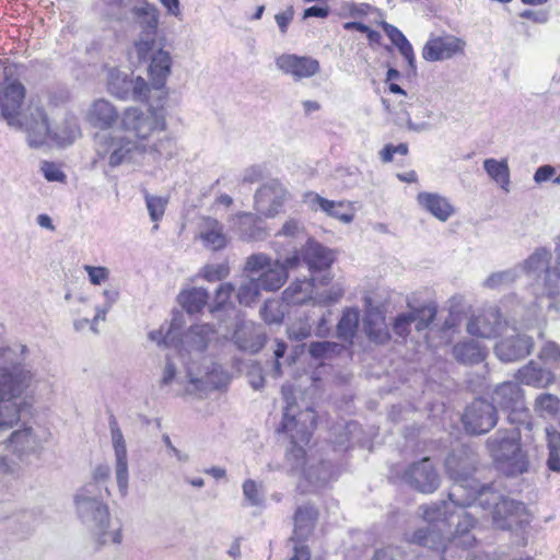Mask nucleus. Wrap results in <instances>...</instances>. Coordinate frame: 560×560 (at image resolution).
<instances>
[{"instance_id": "57", "label": "nucleus", "mask_w": 560, "mask_h": 560, "mask_svg": "<svg viewBox=\"0 0 560 560\" xmlns=\"http://www.w3.org/2000/svg\"><path fill=\"white\" fill-rule=\"evenodd\" d=\"M555 175V168L550 165H544L537 168L534 179L536 183L549 180Z\"/></svg>"}, {"instance_id": "9", "label": "nucleus", "mask_w": 560, "mask_h": 560, "mask_svg": "<svg viewBox=\"0 0 560 560\" xmlns=\"http://www.w3.org/2000/svg\"><path fill=\"white\" fill-rule=\"evenodd\" d=\"M497 408L509 413L512 422L521 420V416L527 413L525 407V394L515 382H504L498 385L492 395V402Z\"/></svg>"}, {"instance_id": "11", "label": "nucleus", "mask_w": 560, "mask_h": 560, "mask_svg": "<svg viewBox=\"0 0 560 560\" xmlns=\"http://www.w3.org/2000/svg\"><path fill=\"white\" fill-rule=\"evenodd\" d=\"M505 322L502 318V314L498 308H486L481 310L477 314H474L467 323V331L469 335L491 339L498 337Z\"/></svg>"}, {"instance_id": "49", "label": "nucleus", "mask_w": 560, "mask_h": 560, "mask_svg": "<svg viewBox=\"0 0 560 560\" xmlns=\"http://www.w3.org/2000/svg\"><path fill=\"white\" fill-rule=\"evenodd\" d=\"M409 152V148L407 143H399L397 145L394 144H386L381 151H380V158L382 162L389 163L394 159V154L398 153L400 155H407Z\"/></svg>"}, {"instance_id": "4", "label": "nucleus", "mask_w": 560, "mask_h": 560, "mask_svg": "<svg viewBox=\"0 0 560 560\" xmlns=\"http://www.w3.org/2000/svg\"><path fill=\"white\" fill-rule=\"evenodd\" d=\"M13 355L14 352L0 361V430L10 429L20 420V410L11 399L22 393L30 378V373Z\"/></svg>"}, {"instance_id": "13", "label": "nucleus", "mask_w": 560, "mask_h": 560, "mask_svg": "<svg viewBox=\"0 0 560 560\" xmlns=\"http://www.w3.org/2000/svg\"><path fill=\"white\" fill-rule=\"evenodd\" d=\"M133 13L139 19L140 25L145 34V39L136 43V49L139 59H145L152 50L155 43V34L159 25V11L150 3H144L140 8H136Z\"/></svg>"}, {"instance_id": "31", "label": "nucleus", "mask_w": 560, "mask_h": 560, "mask_svg": "<svg viewBox=\"0 0 560 560\" xmlns=\"http://www.w3.org/2000/svg\"><path fill=\"white\" fill-rule=\"evenodd\" d=\"M39 443L31 428L14 431L10 435V447L19 456L35 452Z\"/></svg>"}, {"instance_id": "47", "label": "nucleus", "mask_w": 560, "mask_h": 560, "mask_svg": "<svg viewBox=\"0 0 560 560\" xmlns=\"http://www.w3.org/2000/svg\"><path fill=\"white\" fill-rule=\"evenodd\" d=\"M243 493L250 505L258 506L262 503V498L255 480L246 479L244 481Z\"/></svg>"}, {"instance_id": "39", "label": "nucleus", "mask_w": 560, "mask_h": 560, "mask_svg": "<svg viewBox=\"0 0 560 560\" xmlns=\"http://www.w3.org/2000/svg\"><path fill=\"white\" fill-rule=\"evenodd\" d=\"M282 303L279 300L270 299L265 301L260 308L261 318L267 324H279L284 318V312L282 310Z\"/></svg>"}, {"instance_id": "32", "label": "nucleus", "mask_w": 560, "mask_h": 560, "mask_svg": "<svg viewBox=\"0 0 560 560\" xmlns=\"http://www.w3.org/2000/svg\"><path fill=\"white\" fill-rule=\"evenodd\" d=\"M314 283L308 280L293 281L283 292L282 300L288 304L300 305L312 299Z\"/></svg>"}, {"instance_id": "14", "label": "nucleus", "mask_w": 560, "mask_h": 560, "mask_svg": "<svg viewBox=\"0 0 560 560\" xmlns=\"http://www.w3.org/2000/svg\"><path fill=\"white\" fill-rule=\"evenodd\" d=\"M405 478L422 493H432L440 485L439 475L429 457L411 464L405 472Z\"/></svg>"}, {"instance_id": "53", "label": "nucleus", "mask_w": 560, "mask_h": 560, "mask_svg": "<svg viewBox=\"0 0 560 560\" xmlns=\"http://www.w3.org/2000/svg\"><path fill=\"white\" fill-rule=\"evenodd\" d=\"M343 289L340 287L332 288L328 292L320 295V302L330 305L338 302L343 296Z\"/></svg>"}, {"instance_id": "56", "label": "nucleus", "mask_w": 560, "mask_h": 560, "mask_svg": "<svg viewBox=\"0 0 560 560\" xmlns=\"http://www.w3.org/2000/svg\"><path fill=\"white\" fill-rule=\"evenodd\" d=\"M401 56L408 61V63L413 67L415 66V52L411 44L408 39L400 43L398 46H396Z\"/></svg>"}, {"instance_id": "8", "label": "nucleus", "mask_w": 560, "mask_h": 560, "mask_svg": "<svg viewBox=\"0 0 560 560\" xmlns=\"http://www.w3.org/2000/svg\"><path fill=\"white\" fill-rule=\"evenodd\" d=\"M462 421L465 430L470 434L487 433L498 421L495 406L483 398H476L466 408Z\"/></svg>"}, {"instance_id": "52", "label": "nucleus", "mask_w": 560, "mask_h": 560, "mask_svg": "<svg viewBox=\"0 0 560 560\" xmlns=\"http://www.w3.org/2000/svg\"><path fill=\"white\" fill-rule=\"evenodd\" d=\"M520 18L544 24L548 21V13L546 11L524 10L520 13Z\"/></svg>"}, {"instance_id": "6", "label": "nucleus", "mask_w": 560, "mask_h": 560, "mask_svg": "<svg viewBox=\"0 0 560 560\" xmlns=\"http://www.w3.org/2000/svg\"><path fill=\"white\" fill-rule=\"evenodd\" d=\"M245 270L259 273L256 279L265 291H278L287 281L288 272L279 261H272L265 254H254L246 259Z\"/></svg>"}, {"instance_id": "44", "label": "nucleus", "mask_w": 560, "mask_h": 560, "mask_svg": "<svg viewBox=\"0 0 560 560\" xmlns=\"http://www.w3.org/2000/svg\"><path fill=\"white\" fill-rule=\"evenodd\" d=\"M40 171L48 182H67L66 173H63L56 163L44 161L40 165Z\"/></svg>"}, {"instance_id": "16", "label": "nucleus", "mask_w": 560, "mask_h": 560, "mask_svg": "<svg viewBox=\"0 0 560 560\" xmlns=\"http://www.w3.org/2000/svg\"><path fill=\"white\" fill-rule=\"evenodd\" d=\"M502 467L509 476H517L527 471L529 462L518 440H502L499 443Z\"/></svg>"}, {"instance_id": "59", "label": "nucleus", "mask_w": 560, "mask_h": 560, "mask_svg": "<svg viewBox=\"0 0 560 560\" xmlns=\"http://www.w3.org/2000/svg\"><path fill=\"white\" fill-rule=\"evenodd\" d=\"M432 534L429 528H419L412 534L411 540L420 546H427Z\"/></svg>"}, {"instance_id": "25", "label": "nucleus", "mask_w": 560, "mask_h": 560, "mask_svg": "<svg viewBox=\"0 0 560 560\" xmlns=\"http://www.w3.org/2000/svg\"><path fill=\"white\" fill-rule=\"evenodd\" d=\"M318 516V510L314 504L298 506L293 515L294 533L301 538H306L314 530Z\"/></svg>"}, {"instance_id": "1", "label": "nucleus", "mask_w": 560, "mask_h": 560, "mask_svg": "<svg viewBox=\"0 0 560 560\" xmlns=\"http://www.w3.org/2000/svg\"><path fill=\"white\" fill-rule=\"evenodd\" d=\"M24 97L25 89L20 82L8 83L0 94V117L10 127L23 130L30 147L40 148L52 130L43 108L30 107L25 113H21Z\"/></svg>"}, {"instance_id": "45", "label": "nucleus", "mask_w": 560, "mask_h": 560, "mask_svg": "<svg viewBox=\"0 0 560 560\" xmlns=\"http://www.w3.org/2000/svg\"><path fill=\"white\" fill-rule=\"evenodd\" d=\"M412 323L413 317L409 315V313L399 314L393 323V330L397 336L405 339L410 334V326Z\"/></svg>"}, {"instance_id": "63", "label": "nucleus", "mask_w": 560, "mask_h": 560, "mask_svg": "<svg viewBox=\"0 0 560 560\" xmlns=\"http://www.w3.org/2000/svg\"><path fill=\"white\" fill-rule=\"evenodd\" d=\"M547 465L550 470L560 472V452L549 451Z\"/></svg>"}, {"instance_id": "5", "label": "nucleus", "mask_w": 560, "mask_h": 560, "mask_svg": "<svg viewBox=\"0 0 560 560\" xmlns=\"http://www.w3.org/2000/svg\"><path fill=\"white\" fill-rule=\"evenodd\" d=\"M172 58L167 51L162 49L158 50L149 65L148 83L143 78L138 77L133 82V95L137 100L149 102L151 90L159 92V100L165 101L167 97V90L165 89L166 80L171 73Z\"/></svg>"}, {"instance_id": "48", "label": "nucleus", "mask_w": 560, "mask_h": 560, "mask_svg": "<svg viewBox=\"0 0 560 560\" xmlns=\"http://www.w3.org/2000/svg\"><path fill=\"white\" fill-rule=\"evenodd\" d=\"M84 269L88 272L90 282L94 285H100L108 280L109 270L106 267L85 265Z\"/></svg>"}, {"instance_id": "58", "label": "nucleus", "mask_w": 560, "mask_h": 560, "mask_svg": "<svg viewBox=\"0 0 560 560\" xmlns=\"http://www.w3.org/2000/svg\"><path fill=\"white\" fill-rule=\"evenodd\" d=\"M548 450L560 452V432L553 428L547 429Z\"/></svg>"}, {"instance_id": "54", "label": "nucleus", "mask_w": 560, "mask_h": 560, "mask_svg": "<svg viewBox=\"0 0 560 560\" xmlns=\"http://www.w3.org/2000/svg\"><path fill=\"white\" fill-rule=\"evenodd\" d=\"M276 22L281 31V33H287L289 24L293 19V11L291 9L280 12L275 16Z\"/></svg>"}, {"instance_id": "60", "label": "nucleus", "mask_w": 560, "mask_h": 560, "mask_svg": "<svg viewBox=\"0 0 560 560\" xmlns=\"http://www.w3.org/2000/svg\"><path fill=\"white\" fill-rule=\"evenodd\" d=\"M300 228V223L295 219H289L282 225L279 234L284 236H294Z\"/></svg>"}, {"instance_id": "37", "label": "nucleus", "mask_w": 560, "mask_h": 560, "mask_svg": "<svg viewBox=\"0 0 560 560\" xmlns=\"http://www.w3.org/2000/svg\"><path fill=\"white\" fill-rule=\"evenodd\" d=\"M261 287L256 279H249L242 283L237 290L236 298L241 305L250 306L257 302Z\"/></svg>"}, {"instance_id": "10", "label": "nucleus", "mask_w": 560, "mask_h": 560, "mask_svg": "<svg viewBox=\"0 0 560 560\" xmlns=\"http://www.w3.org/2000/svg\"><path fill=\"white\" fill-rule=\"evenodd\" d=\"M288 197V190L278 179L261 185L255 194L256 208L267 218L279 214Z\"/></svg>"}, {"instance_id": "43", "label": "nucleus", "mask_w": 560, "mask_h": 560, "mask_svg": "<svg viewBox=\"0 0 560 560\" xmlns=\"http://www.w3.org/2000/svg\"><path fill=\"white\" fill-rule=\"evenodd\" d=\"M538 358L548 364L560 363V346L553 341L546 342L540 349Z\"/></svg>"}, {"instance_id": "27", "label": "nucleus", "mask_w": 560, "mask_h": 560, "mask_svg": "<svg viewBox=\"0 0 560 560\" xmlns=\"http://www.w3.org/2000/svg\"><path fill=\"white\" fill-rule=\"evenodd\" d=\"M209 293L203 288H189L178 295V303L188 314H199L208 305Z\"/></svg>"}, {"instance_id": "26", "label": "nucleus", "mask_w": 560, "mask_h": 560, "mask_svg": "<svg viewBox=\"0 0 560 560\" xmlns=\"http://www.w3.org/2000/svg\"><path fill=\"white\" fill-rule=\"evenodd\" d=\"M360 319V312L357 307H347L337 324V336L347 343V348L353 346Z\"/></svg>"}, {"instance_id": "29", "label": "nucleus", "mask_w": 560, "mask_h": 560, "mask_svg": "<svg viewBox=\"0 0 560 560\" xmlns=\"http://www.w3.org/2000/svg\"><path fill=\"white\" fill-rule=\"evenodd\" d=\"M117 118L115 107L105 100L95 101L89 112L90 121L100 128L110 127Z\"/></svg>"}, {"instance_id": "62", "label": "nucleus", "mask_w": 560, "mask_h": 560, "mask_svg": "<svg viewBox=\"0 0 560 560\" xmlns=\"http://www.w3.org/2000/svg\"><path fill=\"white\" fill-rule=\"evenodd\" d=\"M328 14H329V10L326 7L313 5V7L305 9V11H304L305 18H311V16L326 18Z\"/></svg>"}, {"instance_id": "7", "label": "nucleus", "mask_w": 560, "mask_h": 560, "mask_svg": "<svg viewBox=\"0 0 560 560\" xmlns=\"http://www.w3.org/2000/svg\"><path fill=\"white\" fill-rule=\"evenodd\" d=\"M88 522L98 545L120 544L121 525L112 526L108 506L98 501H91L88 508Z\"/></svg>"}, {"instance_id": "30", "label": "nucleus", "mask_w": 560, "mask_h": 560, "mask_svg": "<svg viewBox=\"0 0 560 560\" xmlns=\"http://www.w3.org/2000/svg\"><path fill=\"white\" fill-rule=\"evenodd\" d=\"M453 354L458 362L472 364L486 358V350L475 341H462L453 347Z\"/></svg>"}, {"instance_id": "12", "label": "nucleus", "mask_w": 560, "mask_h": 560, "mask_svg": "<svg viewBox=\"0 0 560 560\" xmlns=\"http://www.w3.org/2000/svg\"><path fill=\"white\" fill-rule=\"evenodd\" d=\"M466 43L451 34L429 38L422 48L427 61L451 59L464 54Z\"/></svg>"}, {"instance_id": "42", "label": "nucleus", "mask_w": 560, "mask_h": 560, "mask_svg": "<svg viewBox=\"0 0 560 560\" xmlns=\"http://www.w3.org/2000/svg\"><path fill=\"white\" fill-rule=\"evenodd\" d=\"M110 433H112V440H113V446L115 450L116 456H126L127 450L125 445V439L122 435L121 430L119 429V425L115 419V417H112L110 419Z\"/></svg>"}, {"instance_id": "61", "label": "nucleus", "mask_w": 560, "mask_h": 560, "mask_svg": "<svg viewBox=\"0 0 560 560\" xmlns=\"http://www.w3.org/2000/svg\"><path fill=\"white\" fill-rule=\"evenodd\" d=\"M303 261V258H302V248L300 250H296L294 252L291 256L287 257L283 261V264H281L282 266L285 267V270L288 271V269H292V268H296L298 266H300V264Z\"/></svg>"}, {"instance_id": "28", "label": "nucleus", "mask_w": 560, "mask_h": 560, "mask_svg": "<svg viewBox=\"0 0 560 560\" xmlns=\"http://www.w3.org/2000/svg\"><path fill=\"white\" fill-rule=\"evenodd\" d=\"M305 200L310 202L313 210L320 209L328 215L337 218L346 223L352 220V214L341 213L339 211L340 208L345 207V201L328 200L313 191L305 194Z\"/></svg>"}, {"instance_id": "22", "label": "nucleus", "mask_w": 560, "mask_h": 560, "mask_svg": "<svg viewBox=\"0 0 560 560\" xmlns=\"http://www.w3.org/2000/svg\"><path fill=\"white\" fill-rule=\"evenodd\" d=\"M416 199L422 209L442 222L448 220L455 212L450 200L439 194L421 191Z\"/></svg>"}, {"instance_id": "55", "label": "nucleus", "mask_w": 560, "mask_h": 560, "mask_svg": "<svg viewBox=\"0 0 560 560\" xmlns=\"http://www.w3.org/2000/svg\"><path fill=\"white\" fill-rule=\"evenodd\" d=\"M384 30L395 46H398L400 43L407 39L401 31L390 24H385Z\"/></svg>"}, {"instance_id": "17", "label": "nucleus", "mask_w": 560, "mask_h": 560, "mask_svg": "<svg viewBox=\"0 0 560 560\" xmlns=\"http://www.w3.org/2000/svg\"><path fill=\"white\" fill-rule=\"evenodd\" d=\"M475 502L483 509L492 508L491 516L495 523L505 521L517 509L515 501L503 498L500 493L490 488L481 489Z\"/></svg>"}, {"instance_id": "35", "label": "nucleus", "mask_w": 560, "mask_h": 560, "mask_svg": "<svg viewBox=\"0 0 560 560\" xmlns=\"http://www.w3.org/2000/svg\"><path fill=\"white\" fill-rule=\"evenodd\" d=\"M235 288L231 282L221 283L214 291L212 303L209 305V312L215 314L233 307L232 296Z\"/></svg>"}, {"instance_id": "36", "label": "nucleus", "mask_w": 560, "mask_h": 560, "mask_svg": "<svg viewBox=\"0 0 560 560\" xmlns=\"http://www.w3.org/2000/svg\"><path fill=\"white\" fill-rule=\"evenodd\" d=\"M346 346L332 341H315L308 347V353L315 360H330L340 355Z\"/></svg>"}, {"instance_id": "34", "label": "nucleus", "mask_w": 560, "mask_h": 560, "mask_svg": "<svg viewBox=\"0 0 560 560\" xmlns=\"http://www.w3.org/2000/svg\"><path fill=\"white\" fill-rule=\"evenodd\" d=\"M533 408L540 418L556 417L560 411V398L550 393H541L535 398Z\"/></svg>"}, {"instance_id": "2", "label": "nucleus", "mask_w": 560, "mask_h": 560, "mask_svg": "<svg viewBox=\"0 0 560 560\" xmlns=\"http://www.w3.org/2000/svg\"><path fill=\"white\" fill-rule=\"evenodd\" d=\"M161 109H163V105H161ZM120 128L135 139L120 138L117 141L110 139L109 145L114 147V150L109 154L108 163L112 166L121 164L132 152L147 151V145L142 141L148 140L156 131H164L166 122L159 107L150 106L149 115H144L136 107H129L122 113Z\"/></svg>"}, {"instance_id": "41", "label": "nucleus", "mask_w": 560, "mask_h": 560, "mask_svg": "<svg viewBox=\"0 0 560 560\" xmlns=\"http://www.w3.org/2000/svg\"><path fill=\"white\" fill-rule=\"evenodd\" d=\"M200 275L208 282L222 281L230 275V267L226 262L208 264L202 267Z\"/></svg>"}, {"instance_id": "46", "label": "nucleus", "mask_w": 560, "mask_h": 560, "mask_svg": "<svg viewBox=\"0 0 560 560\" xmlns=\"http://www.w3.org/2000/svg\"><path fill=\"white\" fill-rule=\"evenodd\" d=\"M312 334V326L307 322H299L291 325L288 329L290 340L302 341Z\"/></svg>"}, {"instance_id": "21", "label": "nucleus", "mask_w": 560, "mask_h": 560, "mask_svg": "<svg viewBox=\"0 0 560 560\" xmlns=\"http://www.w3.org/2000/svg\"><path fill=\"white\" fill-rule=\"evenodd\" d=\"M302 258L311 271L329 269L335 260L332 252L314 240H308L302 246Z\"/></svg>"}, {"instance_id": "24", "label": "nucleus", "mask_w": 560, "mask_h": 560, "mask_svg": "<svg viewBox=\"0 0 560 560\" xmlns=\"http://www.w3.org/2000/svg\"><path fill=\"white\" fill-rule=\"evenodd\" d=\"M199 237L203 244L212 250H221L228 244L223 225L211 217H205L202 219V230Z\"/></svg>"}, {"instance_id": "3", "label": "nucleus", "mask_w": 560, "mask_h": 560, "mask_svg": "<svg viewBox=\"0 0 560 560\" xmlns=\"http://www.w3.org/2000/svg\"><path fill=\"white\" fill-rule=\"evenodd\" d=\"M294 393L295 389L293 385H283L281 388L285 407L278 432L284 433L290 438L292 444L290 450L291 455L295 459H305L306 451L302 445L310 443L317 425V416L313 408H306L305 410L295 412L296 401Z\"/></svg>"}, {"instance_id": "20", "label": "nucleus", "mask_w": 560, "mask_h": 560, "mask_svg": "<svg viewBox=\"0 0 560 560\" xmlns=\"http://www.w3.org/2000/svg\"><path fill=\"white\" fill-rule=\"evenodd\" d=\"M515 380L534 388H547L556 382V375L552 371L539 366L534 361H529L517 370Z\"/></svg>"}, {"instance_id": "33", "label": "nucleus", "mask_w": 560, "mask_h": 560, "mask_svg": "<svg viewBox=\"0 0 560 560\" xmlns=\"http://www.w3.org/2000/svg\"><path fill=\"white\" fill-rule=\"evenodd\" d=\"M483 168L489 177L499 184L502 189L509 190L510 168L506 160L486 159L483 161Z\"/></svg>"}, {"instance_id": "38", "label": "nucleus", "mask_w": 560, "mask_h": 560, "mask_svg": "<svg viewBox=\"0 0 560 560\" xmlns=\"http://www.w3.org/2000/svg\"><path fill=\"white\" fill-rule=\"evenodd\" d=\"M409 315L413 317V323H416V329L421 331L428 328L436 316V306L432 304L422 305L420 307L415 308L412 312H409Z\"/></svg>"}, {"instance_id": "40", "label": "nucleus", "mask_w": 560, "mask_h": 560, "mask_svg": "<svg viewBox=\"0 0 560 560\" xmlns=\"http://www.w3.org/2000/svg\"><path fill=\"white\" fill-rule=\"evenodd\" d=\"M145 205L150 214V218L154 222H159L166 210V206L168 203V198L152 196L149 192H144Z\"/></svg>"}, {"instance_id": "23", "label": "nucleus", "mask_w": 560, "mask_h": 560, "mask_svg": "<svg viewBox=\"0 0 560 560\" xmlns=\"http://www.w3.org/2000/svg\"><path fill=\"white\" fill-rule=\"evenodd\" d=\"M233 339L243 351L257 353L266 342L264 335L257 334L254 323L242 322L236 326Z\"/></svg>"}, {"instance_id": "15", "label": "nucleus", "mask_w": 560, "mask_h": 560, "mask_svg": "<svg viewBox=\"0 0 560 560\" xmlns=\"http://www.w3.org/2000/svg\"><path fill=\"white\" fill-rule=\"evenodd\" d=\"M276 65L283 73L292 75L295 80L311 78L320 70L317 59L294 54L280 55L276 59Z\"/></svg>"}, {"instance_id": "19", "label": "nucleus", "mask_w": 560, "mask_h": 560, "mask_svg": "<svg viewBox=\"0 0 560 560\" xmlns=\"http://www.w3.org/2000/svg\"><path fill=\"white\" fill-rule=\"evenodd\" d=\"M363 329L369 340L374 343L385 345L390 340L385 314L378 307L366 310L363 318Z\"/></svg>"}, {"instance_id": "50", "label": "nucleus", "mask_w": 560, "mask_h": 560, "mask_svg": "<svg viewBox=\"0 0 560 560\" xmlns=\"http://www.w3.org/2000/svg\"><path fill=\"white\" fill-rule=\"evenodd\" d=\"M116 478L120 489L128 486V463L126 456H116Z\"/></svg>"}, {"instance_id": "18", "label": "nucleus", "mask_w": 560, "mask_h": 560, "mask_svg": "<svg viewBox=\"0 0 560 560\" xmlns=\"http://www.w3.org/2000/svg\"><path fill=\"white\" fill-rule=\"evenodd\" d=\"M534 348V340L527 336H514L501 340L495 345V354L504 362H513L524 359Z\"/></svg>"}, {"instance_id": "64", "label": "nucleus", "mask_w": 560, "mask_h": 560, "mask_svg": "<svg viewBox=\"0 0 560 560\" xmlns=\"http://www.w3.org/2000/svg\"><path fill=\"white\" fill-rule=\"evenodd\" d=\"M290 560H311V552L307 546H296Z\"/></svg>"}, {"instance_id": "51", "label": "nucleus", "mask_w": 560, "mask_h": 560, "mask_svg": "<svg viewBox=\"0 0 560 560\" xmlns=\"http://www.w3.org/2000/svg\"><path fill=\"white\" fill-rule=\"evenodd\" d=\"M98 320H105V312L101 310H96L93 314V318L90 319H83V320H77L74 324L75 329H83L85 327H89L93 332H97L96 325Z\"/></svg>"}]
</instances>
